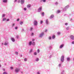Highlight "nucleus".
I'll list each match as a JSON object with an SVG mask.
<instances>
[{
  "mask_svg": "<svg viewBox=\"0 0 74 74\" xmlns=\"http://www.w3.org/2000/svg\"><path fill=\"white\" fill-rule=\"evenodd\" d=\"M1 67V65L0 64V67Z\"/></svg>",
  "mask_w": 74,
  "mask_h": 74,
  "instance_id": "obj_62",
  "label": "nucleus"
},
{
  "mask_svg": "<svg viewBox=\"0 0 74 74\" xmlns=\"http://www.w3.org/2000/svg\"><path fill=\"white\" fill-rule=\"evenodd\" d=\"M25 31V30L24 29H22L21 30V32H24Z\"/></svg>",
  "mask_w": 74,
  "mask_h": 74,
  "instance_id": "obj_41",
  "label": "nucleus"
},
{
  "mask_svg": "<svg viewBox=\"0 0 74 74\" xmlns=\"http://www.w3.org/2000/svg\"><path fill=\"white\" fill-rule=\"evenodd\" d=\"M5 14H3L2 15V18H4V17H5Z\"/></svg>",
  "mask_w": 74,
  "mask_h": 74,
  "instance_id": "obj_22",
  "label": "nucleus"
},
{
  "mask_svg": "<svg viewBox=\"0 0 74 74\" xmlns=\"http://www.w3.org/2000/svg\"><path fill=\"white\" fill-rule=\"evenodd\" d=\"M24 61H25V62H26V61H27V58H25L24 59Z\"/></svg>",
  "mask_w": 74,
  "mask_h": 74,
  "instance_id": "obj_37",
  "label": "nucleus"
},
{
  "mask_svg": "<svg viewBox=\"0 0 74 74\" xmlns=\"http://www.w3.org/2000/svg\"><path fill=\"white\" fill-rule=\"evenodd\" d=\"M33 35H34V33H32L31 34V35L32 36H33Z\"/></svg>",
  "mask_w": 74,
  "mask_h": 74,
  "instance_id": "obj_46",
  "label": "nucleus"
},
{
  "mask_svg": "<svg viewBox=\"0 0 74 74\" xmlns=\"http://www.w3.org/2000/svg\"><path fill=\"white\" fill-rule=\"evenodd\" d=\"M64 56H62L61 59H60V61L61 62H64Z\"/></svg>",
  "mask_w": 74,
  "mask_h": 74,
  "instance_id": "obj_1",
  "label": "nucleus"
},
{
  "mask_svg": "<svg viewBox=\"0 0 74 74\" xmlns=\"http://www.w3.org/2000/svg\"><path fill=\"white\" fill-rule=\"evenodd\" d=\"M70 38L72 40H74V36L73 35H71L70 36Z\"/></svg>",
  "mask_w": 74,
  "mask_h": 74,
  "instance_id": "obj_6",
  "label": "nucleus"
},
{
  "mask_svg": "<svg viewBox=\"0 0 74 74\" xmlns=\"http://www.w3.org/2000/svg\"><path fill=\"white\" fill-rule=\"evenodd\" d=\"M47 32H48V29H45V32H46V33H47Z\"/></svg>",
  "mask_w": 74,
  "mask_h": 74,
  "instance_id": "obj_39",
  "label": "nucleus"
},
{
  "mask_svg": "<svg viewBox=\"0 0 74 74\" xmlns=\"http://www.w3.org/2000/svg\"><path fill=\"white\" fill-rule=\"evenodd\" d=\"M25 3V0H21V4H23Z\"/></svg>",
  "mask_w": 74,
  "mask_h": 74,
  "instance_id": "obj_10",
  "label": "nucleus"
},
{
  "mask_svg": "<svg viewBox=\"0 0 74 74\" xmlns=\"http://www.w3.org/2000/svg\"><path fill=\"white\" fill-rule=\"evenodd\" d=\"M30 30L31 31H32V30H33V28L32 27H31L30 28Z\"/></svg>",
  "mask_w": 74,
  "mask_h": 74,
  "instance_id": "obj_48",
  "label": "nucleus"
},
{
  "mask_svg": "<svg viewBox=\"0 0 74 74\" xmlns=\"http://www.w3.org/2000/svg\"><path fill=\"white\" fill-rule=\"evenodd\" d=\"M32 44V41H30L29 42V45H31Z\"/></svg>",
  "mask_w": 74,
  "mask_h": 74,
  "instance_id": "obj_16",
  "label": "nucleus"
},
{
  "mask_svg": "<svg viewBox=\"0 0 74 74\" xmlns=\"http://www.w3.org/2000/svg\"><path fill=\"white\" fill-rule=\"evenodd\" d=\"M42 1H43L44 3H45L46 2V0H42Z\"/></svg>",
  "mask_w": 74,
  "mask_h": 74,
  "instance_id": "obj_45",
  "label": "nucleus"
},
{
  "mask_svg": "<svg viewBox=\"0 0 74 74\" xmlns=\"http://www.w3.org/2000/svg\"><path fill=\"white\" fill-rule=\"evenodd\" d=\"M33 51V49H31L30 51H29V53H32V52Z\"/></svg>",
  "mask_w": 74,
  "mask_h": 74,
  "instance_id": "obj_23",
  "label": "nucleus"
},
{
  "mask_svg": "<svg viewBox=\"0 0 74 74\" xmlns=\"http://www.w3.org/2000/svg\"><path fill=\"white\" fill-rule=\"evenodd\" d=\"M27 10V9H26V8H24V11H26Z\"/></svg>",
  "mask_w": 74,
  "mask_h": 74,
  "instance_id": "obj_47",
  "label": "nucleus"
},
{
  "mask_svg": "<svg viewBox=\"0 0 74 74\" xmlns=\"http://www.w3.org/2000/svg\"><path fill=\"white\" fill-rule=\"evenodd\" d=\"M37 74H40V72H38L37 73Z\"/></svg>",
  "mask_w": 74,
  "mask_h": 74,
  "instance_id": "obj_51",
  "label": "nucleus"
},
{
  "mask_svg": "<svg viewBox=\"0 0 74 74\" xmlns=\"http://www.w3.org/2000/svg\"><path fill=\"white\" fill-rule=\"evenodd\" d=\"M10 69H11L12 70V69H13V67H10Z\"/></svg>",
  "mask_w": 74,
  "mask_h": 74,
  "instance_id": "obj_56",
  "label": "nucleus"
},
{
  "mask_svg": "<svg viewBox=\"0 0 74 74\" xmlns=\"http://www.w3.org/2000/svg\"><path fill=\"white\" fill-rule=\"evenodd\" d=\"M60 11L59 10H57V14L58 13H60Z\"/></svg>",
  "mask_w": 74,
  "mask_h": 74,
  "instance_id": "obj_28",
  "label": "nucleus"
},
{
  "mask_svg": "<svg viewBox=\"0 0 74 74\" xmlns=\"http://www.w3.org/2000/svg\"><path fill=\"white\" fill-rule=\"evenodd\" d=\"M37 52L38 53H40V50L39 49H38L37 50Z\"/></svg>",
  "mask_w": 74,
  "mask_h": 74,
  "instance_id": "obj_36",
  "label": "nucleus"
},
{
  "mask_svg": "<svg viewBox=\"0 0 74 74\" xmlns=\"http://www.w3.org/2000/svg\"><path fill=\"white\" fill-rule=\"evenodd\" d=\"M59 67H60L62 66V64H60L58 65Z\"/></svg>",
  "mask_w": 74,
  "mask_h": 74,
  "instance_id": "obj_35",
  "label": "nucleus"
},
{
  "mask_svg": "<svg viewBox=\"0 0 74 74\" xmlns=\"http://www.w3.org/2000/svg\"><path fill=\"white\" fill-rule=\"evenodd\" d=\"M14 71H15V73H18L19 71H20V69L19 68H16L15 69Z\"/></svg>",
  "mask_w": 74,
  "mask_h": 74,
  "instance_id": "obj_3",
  "label": "nucleus"
},
{
  "mask_svg": "<svg viewBox=\"0 0 74 74\" xmlns=\"http://www.w3.org/2000/svg\"><path fill=\"white\" fill-rule=\"evenodd\" d=\"M8 1V0H3V2L4 3H7Z\"/></svg>",
  "mask_w": 74,
  "mask_h": 74,
  "instance_id": "obj_12",
  "label": "nucleus"
},
{
  "mask_svg": "<svg viewBox=\"0 0 74 74\" xmlns=\"http://www.w3.org/2000/svg\"><path fill=\"white\" fill-rule=\"evenodd\" d=\"M43 23V21H40V24H42Z\"/></svg>",
  "mask_w": 74,
  "mask_h": 74,
  "instance_id": "obj_42",
  "label": "nucleus"
},
{
  "mask_svg": "<svg viewBox=\"0 0 74 74\" xmlns=\"http://www.w3.org/2000/svg\"><path fill=\"white\" fill-rule=\"evenodd\" d=\"M15 29H16V30H17V29H18V27L16 26V27H15Z\"/></svg>",
  "mask_w": 74,
  "mask_h": 74,
  "instance_id": "obj_43",
  "label": "nucleus"
},
{
  "mask_svg": "<svg viewBox=\"0 0 74 74\" xmlns=\"http://www.w3.org/2000/svg\"><path fill=\"white\" fill-rule=\"evenodd\" d=\"M69 5H67L66 6V7L63 9V11H66L68 8H69Z\"/></svg>",
  "mask_w": 74,
  "mask_h": 74,
  "instance_id": "obj_2",
  "label": "nucleus"
},
{
  "mask_svg": "<svg viewBox=\"0 0 74 74\" xmlns=\"http://www.w3.org/2000/svg\"><path fill=\"white\" fill-rule=\"evenodd\" d=\"M32 45H34H34H36V43L35 42H32Z\"/></svg>",
  "mask_w": 74,
  "mask_h": 74,
  "instance_id": "obj_17",
  "label": "nucleus"
},
{
  "mask_svg": "<svg viewBox=\"0 0 74 74\" xmlns=\"http://www.w3.org/2000/svg\"><path fill=\"white\" fill-rule=\"evenodd\" d=\"M3 71H5V69H3Z\"/></svg>",
  "mask_w": 74,
  "mask_h": 74,
  "instance_id": "obj_61",
  "label": "nucleus"
},
{
  "mask_svg": "<svg viewBox=\"0 0 74 74\" xmlns=\"http://www.w3.org/2000/svg\"><path fill=\"white\" fill-rule=\"evenodd\" d=\"M45 23L47 25H49V22L48 21V19L46 20Z\"/></svg>",
  "mask_w": 74,
  "mask_h": 74,
  "instance_id": "obj_9",
  "label": "nucleus"
},
{
  "mask_svg": "<svg viewBox=\"0 0 74 74\" xmlns=\"http://www.w3.org/2000/svg\"><path fill=\"white\" fill-rule=\"evenodd\" d=\"M20 57H22V55H20Z\"/></svg>",
  "mask_w": 74,
  "mask_h": 74,
  "instance_id": "obj_57",
  "label": "nucleus"
},
{
  "mask_svg": "<svg viewBox=\"0 0 74 74\" xmlns=\"http://www.w3.org/2000/svg\"><path fill=\"white\" fill-rule=\"evenodd\" d=\"M15 23H13V24H12V27H14V26H15Z\"/></svg>",
  "mask_w": 74,
  "mask_h": 74,
  "instance_id": "obj_33",
  "label": "nucleus"
},
{
  "mask_svg": "<svg viewBox=\"0 0 74 74\" xmlns=\"http://www.w3.org/2000/svg\"><path fill=\"white\" fill-rule=\"evenodd\" d=\"M72 44H74V41H73L72 42Z\"/></svg>",
  "mask_w": 74,
  "mask_h": 74,
  "instance_id": "obj_52",
  "label": "nucleus"
},
{
  "mask_svg": "<svg viewBox=\"0 0 74 74\" xmlns=\"http://www.w3.org/2000/svg\"><path fill=\"white\" fill-rule=\"evenodd\" d=\"M44 32H42L40 33L39 35V37L41 38L44 36Z\"/></svg>",
  "mask_w": 74,
  "mask_h": 74,
  "instance_id": "obj_5",
  "label": "nucleus"
},
{
  "mask_svg": "<svg viewBox=\"0 0 74 74\" xmlns=\"http://www.w3.org/2000/svg\"><path fill=\"white\" fill-rule=\"evenodd\" d=\"M16 1H17V0H15L14 1V2H16Z\"/></svg>",
  "mask_w": 74,
  "mask_h": 74,
  "instance_id": "obj_58",
  "label": "nucleus"
},
{
  "mask_svg": "<svg viewBox=\"0 0 74 74\" xmlns=\"http://www.w3.org/2000/svg\"><path fill=\"white\" fill-rule=\"evenodd\" d=\"M52 56L51 55L49 57V58H51V57H52Z\"/></svg>",
  "mask_w": 74,
  "mask_h": 74,
  "instance_id": "obj_53",
  "label": "nucleus"
},
{
  "mask_svg": "<svg viewBox=\"0 0 74 74\" xmlns=\"http://www.w3.org/2000/svg\"><path fill=\"white\" fill-rule=\"evenodd\" d=\"M42 10V8L41 7L39 8L38 9V12H41V10Z\"/></svg>",
  "mask_w": 74,
  "mask_h": 74,
  "instance_id": "obj_11",
  "label": "nucleus"
},
{
  "mask_svg": "<svg viewBox=\"0 0 74 74\" xmlns=\"http://www.w3.org/2000/svg\"><path fill=\"white\" fill-rule=\"evenodd\" d=\"M4 45H8V42H5Z\"/></svg>",
  "mask_w": 74,
  "mask_h": 74,
  "instance_id": "obj_14",
  "label": "nucleus"
},
{
  "mask_svg": "<svg viewBox=\"0 0 74 74\" xmlns=\"http://www.w3.org/2000/svg\"><path fill=\"white\" fill-rule=\"evenodd\" d=\"M21 73H23V72L21 71Z\"/></svg>",
  "mask_w": 74,
  "mask_h": 74,
  "instance_id": "obj_63",
  "label": "nucleus"
},
{
  "mask_svg": "<svg viewBox=\"0 0 74 74\" xmlns=\"http://www.w3.org/2000/svg\"><path fill=\"white\" fill-rule=\"evenodd\" d=\"M15 54H16L17 55H18V52H15Z\"/></svg>",
  "mask_w": 74,
  "mask_h": 74,
  "instance_id": "obj_31",
  "label": "nucleus"
},
{
  "mask_svg": "<svg viewBox=\"0 0 74 74\" xmlns=\"http://www.w3.org/2000/svg\"><path fill=\"white\" fill-rule=\"evenodd\" d=\"M6 20V18H3L2 19V21H5Z\"/></svg>",
  "mask_w": 74,
  "mask_h": 74,
  "instance_id": "obj_19",
  "label": "nucleus"
},
{
  "mask_svg": "<svg viewBox=\"0 0 74 74\" xmlns=\"http://www.w3.org/2000/svg\"><path fill=\"white\" fill-rule=\"evenodd\" d=\"M45 14L44 13V12H42V16H44Z\"/></svg>",
  "mask_w": 74,
  "mask_h": 74,
  "instance_id": "obj_26",
  "label": "nucleus"
},
{
  "mask_svg": "<svg viewBox=\"0 0 74 74\" xmlns=\"http://www.w3.org/2000/svg\"><path fill=\"white\" fill-rule=\"evenodd\" d=\"M34 39H32V41H33V42H34Z\"/></svg>",
  "mask_w": 74,
  "mask_h": 74,
  "instance_id": "obj_55",
  "label": "nucleus"
},
{
  "mask_svg": "<svg viewBox=\"0 0 74 74\" xmlns=\"http://www.w3.org/2000/svg\"><path fill=\"white\" fill-rule=\"evenodd\" d=\"M55 5H58V2H55Z\"/></svg>",
  "mask_w": 74,
  "mask_h": 74,
  "instance_id": "obj_29",
  "label": "nucleus"
},
{
  "mask_svg": "<svg viewBox=\"0 0 74 74\" xmlns=\"http://www.w3.org/2000/svg\"><path fill=\"white\" fill-rule=\"evenodd\" d=\"M30 7H31V5H30V4H29L27 6V7L28 8H30Z\"/></svg>",
  "mask_w": 74,
  "mask_h": 74,
  "instance_id": "obj_25",
  "label": "nucleus"
},
{
  "mask_svg": "<svg viewBox=\"0 0 74 74\" xmlns=\"http://www.w3.org/2000/svg\"><path fill=\"white\" fill-rule=\"evenodd\" d=\"M61 32H57V34L58 36H59Z\"/></svg>",
  "mask_w": 74,
  "mask_h": 74,
  "instance_id": "obj_20",
  "label": "nucleus"
},
{
  "mask_svg": "<svg viewBox=\"0 0 74 74\" xmlns=\"http://www.w3.org/2000/svg\"><path fill=\"white\" fill-rule=\"evenodd\" d=\"M67 61H69L70 60V58H67Z\"/></svg>",
  "mask_w": 74,
  "mask_h": 74,
  "instance_id": "obj_21",
  "label": "nucleus"
},
{
  "mask_svg": "<svg viewBox=\"0 0 74 74\" xmlns=\"http://www.w3.org/2000/svg\"><path fill=\"white\" fill-rule=\"evenodd\" d=\"M49 49H52V47L51 46H50L49 47Z\"/></svg>",
  "mask_w": 74,
  "mask_h": 74,
  "instance_id": "obj_18",
  "label": "nucleus"
},
{
  "mask_svg": "<svg viewBox=\"0 0 74 74\" xmlns=\"http://www.w3.org/2000/svg\"><path fill=\"white\" fill-rule=\"evenodd\" d=\"M64 44H62L60 45L59 47L60 49H62V48H63V47H64Z\"/></svg>",
  "mask_w": 74,
  "mask_h": 74,
  "instance_id": "obj_7",
  "label": "nucleus"
},
{
  "mask_svg": "<svg viewBox=\"0 0 74 74\" xmlns=\"http://www.w3.org/2000/svg\"><path fill=\"white\" fill-rule=\"evenodd\" d=\"M73 60H74V58H73Z\"/></svg>",
  "mask_w": 74,
  "mask_h": 74,
  "instance_id": "obj_64",
  "label": "nucleus"
},
{
  "mask_svg": "<svg viewBox=\"0 0 74 74\" xmlns=\"http://www.w3.org/2000/svg\"><path fill=\"white\" fill-rule=\"evenodd\" d=\"M33 23L34 26H37L38 25V23L37 22V21L36 20L34 21Z\"/></svg>",
  "mask_w": 74,
  "mask_h": 74,
  "instance_id": "obj_4",
  "label": "nucleus"
},
{
  "mask_svg": "<svg viewBox=\"0 0 74 74\" xmlns=\"http://www.w3.org/2000/svg\"><path fill=\"white\" fill-rule=\"evenodd\" d=\"M21 0H18V3H19L21 2Z\"/></svg>",
  "mask_w": 74,
  "mask_h": 74,
  "instance_id": "obj_49",
  "label": "nucleus"
},
{
  "mask_svg": "<svg viewBox=\"0 0 74 74\" xmlns=\"http://www.w3.org/2000/svg\"><path fill=\"white\" fill-rule=\"evenodd\" d=\"M54 18V15L53 14L51 15L49 17L50 19H52Z\"/></svg>",
  "mask_w": 74,
  "mask_h": 74,
  "instance_id": "obj_8",
  "label": "nucleus"
},
{
  "mask_svg": "<svg viewBox=\"0 0 74 74\" xmlns=\"http://www.w3.org/2000/svg\"><path fill=\"white\" fill-rule=\"evenodd\" d=\"M10 21V19L8 18L6 19V21L7 22H8Z\"/></svg>",
  "mask_w": 74,
  "mask_h": 74,
  "instance_id": "obj_40",
  "label": "nucleus"
},
{
  "mask_svg": "<svg viewBox=\"0 0 74 74\" xmlns=\"http://www.w3.org/2000/svg\"><path fill=\"white\" fill-rule=\"evenodd\" d=\"M23 23V22H20V24L21 25H22Z\"/></svg>",
  "mask_w": 74,
  "mask_h": 74,
  "instance_id": "obj_30",
  "label": "nucleus"
},
{
  "mask_svg": "<svg viewBox=\"0 0 74 74\" xmlns=\"http://www.w3.org/2000/svg\"><path fill=\"white\" fill-rule=\"evenodd\" d=\"M39 58H36L35 59V61H36V62H38V61H39Z\"/></svg>",
  "mask_w": 74,
  "mask_h": 74,
  "instance_id": "obj_13",
  "label": "nucleus"
},
{
  "mask_svg": "<svg viewBox=\"0 0 74 74\" xmlns=\"http://www.w3.org/2000/svg\"><path fill=\"white\" fill-rule=\"evenodd\" d=\"M70 21H73V19H72V18H71V20H70Z\"/></svg>",
  "mask_w": 74,
  "mask_h": 74,
  "instance_id": "obj_59",
  "label": "nucleus"
},
{
  "mask_svg": "<svg viewBox=\"0 0 74 74\" xmlns=\"http://www.w3.org/2000/svg\"><path fill=\"white\" fill-rule=\"evenodd\" d=\"M11 40L13 42H15V39H14L13 38H11Z\"/></svg>",
  "mask_w": 74,
  "mask_h": 74,
  "instance_id": "obj_15",
  "label": "nucleus"
},
{
  "mask_svg": "<svg viewBox=\"0 0 74 74\" xmlns=\"http://www.w3.org/2000/svg\"><path fill=\"white\" fill-rule=\"evenodd\" d=\"M65 25H66V26H67V25H68V23H65Z\"/></svg>",
  "mask_w": 74,
  "mask_h": 74,
  "instance_id": "obj_38",
  "label": "nucleus"
},
{
  "mask_svg": "<svg viewBox=\"0 0 74 74\" xmlns=\"http://www.w3.org/2000/svg\"><path fill=\"white\" fill-rule=\"evenodd\" d=\"M4 45V43H2V45Z\"/></svg>",
  "mask_w": 74,
  "mask_h": 74,
  "instance_id": "obj_60",
  "label": "nucleus"
},
{
  "mask_svg": "<svg viewBox=\"0 0 74 74\" xmlns=\"http://www.w3.org/2000/svg\"><path fill=\"white\" fill-rule=\"evenodd\" d=\"M55 38V35H53L52 36V38L53 39H54Z\"/></svg>",
  "mask_w": 74,
  "mask_h": 74,
  "instance_id": "obj_34",
  "label": "nucleus"
},
{
  "mask_svg": "<svg viewBox=\"0 0 74 74\" xmlns=\"http://www.w3.org/2000/svg\"><path fill=\"white\" fill-rule=\"evenodd\" d=\"M70 29V27H68L66 28V30H69Z\"/></svg>",
  "mask_w": 74,
  "mask_h": 74,
  "instance_id": "obj_24",
  "label": "nucleus"
},
{
  "mask_svg": "<svg viewBox=\"0 0 74 74\" xmlns=\"http://www.w3.org/2000/svg\"><path fill=\"white\" fill-rule=\"evenodd\" d=\"M34 55H35V56H36L37 55V52H35L34 53Z\"/></svg>",
  "mask_w": 74,
  "mask_h": 74,
  "instance_id": "obj_27",
  "label": "nucleus"
},
{
  "mask_svg": "<svg viewBox=\"0 0 74 74\" xmlns=\"http://www.w3.org/2000/svg\"><path fill=\"white\" fill-rule=\"evenodd\" d=\"M16 21H17L18 22V21H19V18H18L17 19Z\"/></svg>",
  "mask_w": 74,
  "mask_h": 74,
  "instance_id": "obj_50",
  "label": "nucleus"
},
{
  "mask_svg": "<svg viewBox=\"0 0 74 74\" xmlns=\"http://www.w3.org/2000/svg\"><path fill=\"white\" fill-rule=\"evenodd\" d=\"M3 74H7V73L5 72H3Z\"/></svg>",
  "mask_w": 74,
  "mask_h": 74,
  "instance_id": "obj_44",
  "label": "nucleus"
},
{
  "mask_svg": "<svg viewBox=\"0 0 74 74\" xmlns=\"http://www.w3.org/2000/svg\"><path fill=\"white\" fill-rule=\"evenodd\" d=\"M17 38H18L19 37V36L18 35H17L16 37Z\"/></svg>",
  "mask_w": 74,
  "mask_h": 74,
  "instance_id": "obj_54",
  "label": "nucleus"
},
{
  "mask_svg": "<svg viewBox=\"0 0 74 74\" xmlns=\"http://www.w3.org/2000/svg\"><path fill=\"white\" fill-rule=\"evenodd\" d=\"M49 40H51V39L52 38L51 37V36H49Z\"/></svg>",
  "mask_w": 74,
  "mask_h": 74,
  "instance_id": "obj_32",
  "label": "nucleus"
}]
</instances>
